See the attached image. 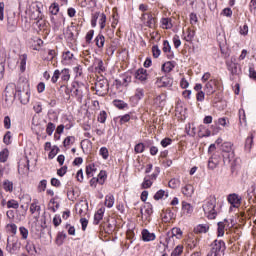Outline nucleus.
<instances>
[{
	"label": "nucleus",
	"mask_w": 256,
	"mask_h": 256,
	"mask_svg": "<svg viewBox=\"0 0 256 256\" xmlns=\"http://www.w3.org/2000/svg\"><path fill=\"white\" fill-rule=\"evenodd\" d=\"M60 77L61 80L67 83L71 79V74H69V69L64 68L62 71H60Z\"/></svg>",
	"instance_id": "a878e982"
},
{
	"label": "nucleus",
	"mask_w": 256,
	"mask_h": 256,
	"mask_svg": "<svg viewBox=\"0 0 256 256\" xmlns=\"http://www.w3.org/2000/svg\"><path fill=\"white\" fill-rule=\"evenodd\" d=\"M73 53H71V51H66L63 53L62 55V59L63 62L65 63V65H69V63H71V61H73Z\"/></svg>",
	"instance_id": "b1692460"
},
{
	"label": "nucleus",
	"mask_w": 256,
	"mask_h": 256,
	"mask_svg": "<svg viewBox=\"0 0 256 256\" xmlns=\"http://www.w3.org/2000/svg\"><path fill=\"white\" fill-rule=\"evenodd\" d=\"M183 253V246L178 245L174 251L171 253V256H179L180 254Z\"/></svg>",
	"instance_id": "052dcab7"
},
{
	"label": "nucleus",
	"mask_w": 256,
	"mask_h": 256,
	"mask_svg": "<svg viewBox=\"0 0 256 256\" xmlns=\"http://www.w3.org/2000/svg\"><path fill=\"white\" fill-rule=\"evenodd\" d=\"M113 103L117 109H125V107H127V103H125L123 100H114Z\"/></svg>",
	"instance_id": "5fc2aeb1"
},
{
	"label": "nucleus",
	"mask_w": 256,
	"mask_h": 256,
	"mask_svg": "<svg viewBox=\"0 0 256 256\" xmlns=\"http://www.w3.org/2000/svg\"><path fill=\"white\" fill-rule=\"evenodd\" d=\"M120 83H121L124 87H127V85H129V83H131V76H123V77H122V81H120Z\"/></svg>",
	"instance_id": "69168bd1"
},
{
	"label": "nucleus",
	"mask_w": 256,
	"mask_h": 256,
	"mask_svg": "<svg viewBox=\"0 0 256 256\" xmlns=\"http://www.w3.org/2000/svg\"><path fill=\"white\" fill-rule=\"evenodd\" d=\"M209 224H199L194 228V233H207Z\"/></svg>",
	"instance_id": "393cba45"
},
{
	"label": "nucleus",
	"mask_w": 256,
	"mask_h": 256,
	"mask_svg": "<svg viewBox=\"0 0 256 256\" xmlns=\"http://www.w3.org/2000/svg\"><path fill=\"white\" fill-rule=\"evenodd\" d=\"M25 163H27V165H18L19 175H29V160L25 159Z\"/></svg>",
	"instance_id": "6ab92c4d"
},
{
	"label": "nucleus",
	"mask_w": 256,
	"mask_h": 256,
	"mask_svg": "<svg viewBox=\"0 0 256 256\" xmlns=\"http://www.w3.org/2000/svg\"><path fill=\"white\" fill-rule=\"evenodd\" d=\"M4 191L11 193L13 191V182L5 180L2 184Z\"/></svg>",
	"instance_id": "2f4dec72"
},
{
	"label": "nucleus",
	"mask_w": 256,
	"mask_h": 256,
	"mask_svg": "<svg viewBox=\"0 0 256 256\" xmlns=\"http://www.w3.org/2000/svg\"><path fill=\"white\" fill-rule=\"evenodd\" d=\"M99 25L100 29H105V25L107 24V16L104 13L99 14Z\"/></svg>",
	"instance_id": "f704fd0d"
},
{
	"label": "nucleus",
	"mask_w": 256,
	"mask_h": 256,
	"mask_svg": "<svg viewBox=\"0 0 256 256\" xmlns=\"http://www.w3.org/2000/svg\"><path fill=\"white\" fill-rule=\"evenodd\" d=\"M97 119L99 123H105L107 121V112L105 110L100 111Z\"/></svg>",
	"instance_id": "09e8293b"
},
{
	"label": "nucleus",
	"mask_w": 256,
	"mask_h": 256,
	"mask_svg": "<svg viewBox=\"0 0 256 256\" xmlns=\"http://www.w3.org/2000/svg\"><path fill=\"white\" fill-rule=\"evenodd\" d=\"M104 213H105L104 209H99L97 211V213L94 215V223H95V225H99V221H101V219H103Z\"/></svg>",
	"instance_id": "c756f323"
},
{
	"label": "nucleus",
	"mask_w": 256,
	"mask_h": 256,
	"mask_svg": "<svg viewBox=\"0 0 256 256\" xmlns=\"http://www.w3.org/2000/svg\"><path fill=\"white\" fill-rule=\"evenodd\" d=\"M25 249L29 255H37V248L35 247V244L31 241H27Z\"/></svg>",
	"instance_id": "a211bd4d"
},
{
	"label": "nucleus",
	"mask_w": 256,
	"mask_h": 256,
	"mask_svg": "<svg viewBox=\"0 0 256 256\" xmlns=\"http://www.w3.org/2000/svg\"><path fill=\"white\" fill-rule=\"evenodd\" d=\"M47 189V180H41L38 184L37 191L38 193H43Z\"/></svg>",
	"instance_id": "58836bf2"
},
{
	"label": "nucleus",
	"mask_w": 256,
	"mask_h": 256,
	"mask_svg": "<svg viewBox=\"0 0 256 256\" xmlns=\"http://www.w3.org/2000/svg\"><path fill=\"white\" fill-rule=\"evenodd\" d=\"M18 63L20 65L21 73H25V69H27V54L20 55Z\"/></svg>",
	"instance_id": "f3484780"
},
{
	"label": "nucleus",
	"mask_w": 256,
	"mask_h": 256,
	"mask_svg": "<svg viewBox=\"0 0 256 256\" xmlns=\"http://www.w3.org/2000/svg\"><path fill=\"white\" fill-rule=\"evenodd\" d=\"M99 185H103L105 183V180L107 179V172L105 171H100L98 174V177L96 178Z\"/></svg>",
	"instance_id": "c9c22d12"
},
{
	"label": "nucleus",
	"mask_w": 256,
	"mask_h": 256,
	"mask_svg": "<svg viewBox=\"0 0 256 256\" xmlns=\"http://www.w3.org/2000/svg\"><path fill=\"white\" fill-rule=\"evenodd\" d=\"M181 235H183V231H181V228L172 229V237H181Z\"/></svg>",
	"instance_id": "338daca9"
},
{
	"label": "nucleus",
	"mask_w": 256,
	"mask_h": 256,
	"mask_svg": "<svg viewBox=\"0 0 256 256\" xmlns=\"http://www.w3.org/2000/svg\"><path fill=\"white\" fill-rule=\"evenodd\" d=\"M120 125H125V123H129L131 121V114H125L118 117Z\"/></svg>",
	"instance_id": "e433bc0d"
},
{
	"label": "nucleus",
	"mask_w": 256,
	"mask_h": 256,
	"mask_svg": "<svg viewBox=\"0 0 256 256\" xmlns=\"http://www.w3.org/2000/svg\"><path fill=\"white\" fill-rule=\"evenodd\" d=\"M204 91L206 95L211 96L215 91H217V80L211 79L209 80L204 87Z\"/></svg>",
	"instance_id": "6e6552de"
},
{
	"label": "nucleus",
	"mask_w": 256,
	"mask_h": 256,
	"mask_svg": "<svg viewBox=\"0 0 256 256\" xmlns=\"http://www.w3.org/2000/svg\"><path fill=\"white\" fill-rule=\"evenodd\" d=\"M11 137V131L6 132L3 138L5 145H11Z\"/></svg>",
	"instance_id": "680f3d73"
},
{
	"label": "nucleus",
	"mask_w": 256,
	"mask_h": 256,
	"mask_svg": "<svg viewBox=\"0 0 256 256\" xmlns=\"http://www.w3.org/2000/svg\"><path fill=\"white\" fill-rule=\"evenodd\" d=\"M162 29H171L173 24L171 23V18H162L161 19Z\"/></svg>",
	"instance_id": "7c9ffc66"
},
{
	"label": "nucleus",
	"mask_w": 256,
	"mask_h": 256,
	"mask_svg": "<svg viewBox=\"0 0 256 256\" xmlns=\"http://www.w3.org/2000/svg\"><path fill=\"white\" fill-rule=\"evenodd\" d=\"M227 227H229V221H227V219L218 222V237L225 235V229H227Z\"/></svg>",
	"instance_id": "dca6fc26"
},
{
	"label": "nucleus",
	"mask_w": 256,
	"mask_h": 256,
	"mask_svg": "<svg viewBox=\"0 0 256 256\" xmlns=\"http://www.w3.org/2000/svg\"><path fill=\"white\" fill-rule=\"evenodd\" d=\"M239 33L244 37H246V35H249V26L247 24L240 26Z\"/></svg>",
	"instance_id": "603ef678"
},
{
	"label": "nucleus",
	"mask_w": 256,
	"mask_h": 256,
	"mask_svg": "<svg viewBox=\"0 0 256 256\" xmlns=\"http://www.w3.org/2000/svg\"><path fill=\"white\" fill-rule=\"evenodd\" d=\"M217 200L215 197L210 198L204 205L203 210L208 219H215L217 217V211H215V205Z\"/></svg>",
	"instance_id": "f257e3e1"
},
{
	"label": "nucleus",
	"mask_w": 256,
	"mask_h": 256,
	"mask_svg": "<svg viewBox=\"0 0 256 256\" xmlns=\"http://www.w3.org/2000/svg\"><path fill=\"white\" fill-rule=\"evenodd\" d=\"M225 249V242L222 240H215L212 243L211 250L208 252L207 256H221V253H224Z\"/></svg>",
	"instance_id": "7ed1b4c3"
},
{
	"label": "nucleus",
	"mask_w": 256,
	"mask_h": 256,
	"mask_svg": "<svg viewBox=\"0 0 256 256\" xmlns=\"http://www.w3.org/2000/svg\"><path fill=\"white\" fill-rule=\"evenodd\" d=\"M17 85L15 83H10L5 88L6 99H15L17 97Z\"/></svg>",
	"instance_id": "423d86ee"
},
{
	"label": "nucleus",
	"mask_w": 256,
	"mask_h": 256,
	"mask_svg": "<svg viewBox=\"0 0 256 256\" xmlns=\"http://www.w3.org/2000/svg\"><path fill=\"white\" fill-rule=\"evenodd\" d=\"M7 208L8 209H19V202H17L16 200H9L7 202Z\"/></svg>",
	"instance_id": "49530a36"
},
{
	"label": "nucleus",
	"mask_w": 256,
	"mask_h": 256,
	"mask_svg": "<svg viewBox=\"0 0 256 256\" xmlns=\"http://www.w3.org/2000/svg\"><path fill=\"white\" fill-rule=\"evenodd\" d=\"M151 185H153V180H151V177L146 176L142 183L143 189H149V187H151Z\"/></svg>",
	"instance_id": "79ce46f5"
},
{
	"label": "nucleus",
	"mask_w": 256,
	"mask_h": 256,
	"mask_svg": "<svg viewBox=\"0 0 256 256\" xmlns=\"http://www.w3.org/2000/svg\"><path fill=\"white\" fill-rule=\"evenodd\" d=\"M40 212L41 211V206L39 205V201L38 200H34L33 203L30 205V212L32 213V215L35 212Z\"/></svg>",
	"instance_id": "c85d7f7f"
},
{
	"label": "nucleus",
	"mask_w": 256,
	"mask_h": 256,
	"mask_svg": "<svg viewBox=\"0 0 256 256\" xmlns=\"http://www.w3.org/2000/svg\"><path fill=\"white\" fill-rule=\"evenodd\" d=\"M162 51H163L164 53H171V44H169V41L165 40V41L163 42Z\"/></svg>",
	"instance_id": "bf43d9fd"
},
{
	"label": "nucleus",
	"mask_w": 256,
	"mask_h": 256,
	"mask_svg": "<svg viewBox=\"0 0 256 256\" xmlns=\"http://www.w3.org/2000/svg\"><path fill=\"white\" fill-rule=\"evenodd\" d=\"M252 147H253V134H251L246 138L245 151H247L248 153H251Z\"/></svg>",
	"instance_id": "bb28decb"
},
{
	"label": "nucleus",
	"mask_w": 256,
	"mask_h": 256,
	"mask_svg": "<svg viewBox=\"0 0 256 256\" xmlns=\"http://www.w3.org/2000/svg\"><path fill=\"white\" fill-rule=\"evenodd\" d=\"M227 69L230 71L232 75H239L241 73V68H239V64L235 62L234 58L226 62Z\"/></svg>",
	"instance_id": "0eeeda50"
},
{
	"label": "nucleus",
	"mask_w": 256,
	"mask_h": 256,
	"mask_svg": "<svg viewBox=\"0 0 256 256\" xmlns=\"http://www.w3.org/2000/svg\"><path fill=\"white\" fill-rule=\"evenodd\" d=\"M141 235H142V241H144L145 243H149V241H155V239L157 238L155 233H152L147 229H143L141 232Z\"/></svg>",
	"instance_id": "ddd939ff"
},
{
	"label": "nucleus",
	"mask_w": 256,
	"mask_h": 256,
	"mask_svg": "<svg viewBox=\"0 0 256 256\" xmlns=\"http://www.w3.org/2000/svg\"><path fill=\"white\" fill-rule=\"evenodd\" d=\"M173 69H175V62L168 61L162 65V71H164V73H171Z\"/></svg>",
	"instance_id": "4be33fe9"
},
{
	"label": "nucleus",
	"mask_w": 256,
	"mask_h": 256,
	"mask_svg": "<svg viewBox=\"0 0 256 256\" xmlns=\"http://www.w3.org/2000/svg\"><path fill=\"white\" fill-rule=\"evenodd\" d=\"M57 153H59V148L57 146H54L48 155V159H53L57 155Z\"/></svg>",
	"instance_id": "0e129e2a"
},
{
	"label": "nucleus",
	"mask_w": 256,
	"mask_h": 256,
	"mask_svg": "<svg viewBox=\"0 0 256 256\" xmlns=\"http://www.w3.org/2000/svg\"><path fill=\"white\" fill-rule=\"evenodd\" d=\"M140 213L144 221H149V217L153 215V205H151V203L144 204V206L140 209Z\"/></svg>",
	"instance_id": "39448f33"
},
{
	"label": "nucleus",
	"mask_w": 256,
	"mask_h": 256,
	"mask_svg": "<svg viewBox=\"0 0 256 256\" xmlns=\"http://www.w3.org/2000/svg\"><path fill=\"white\" fill-rule=\"evenodd\" d=\"M65 239H67V234L59 232L56 238V243L58 245H61L65 241Z\"/></svg>",
	"instance_id": "37998d69"
},
{
	"label": "nucleus",
	"mask_w": 256,
	"mask_h": 256,
	"mask_svg": "<svg viewBox=\"0 0 256 256\" xmlns=\"http://www.w3.org/2000/svg\"><path fill=\"white\" fill-rule=\"evenodd\" d=\"M73 143H75V137L68 136L65 138L63 145L64 147H69V145H73Z\"/></svg>",
	"instance_id": "864d4df0"
},
{
	"label": "nucleus",
	"mask_w": 256,
	"mask_h": 256,
	"mask_svg": "<svg viewBox=\"0 0 256 256\" xmlns=\"http://www.w3.org/2000/svg\"><path fill=\"white\" fill-rule=\"evenodd\" d=\"M149 77V74L147 73V69L140 68L135 72V79L137 81H140L141 83H145Z\"/></svg>",
	"instance_id": "f8f14e48"
},
{
	"label": "nucleus",
	"mask_w": 256,
	"mask_h": 256,
	"mask_svg": "<svg viewBox=\"0 0 256 256\" xmlns=\"http://www.w3.org/2000/svg\"><path fill=\"white\" fill-rule=\"evenodd\" d=\"M95 43L98 49H103V47H105V36H103V34H98L95 38Z\"/></svg>",
	"instance_id": "5701e85b"
},
{
	"label": "nucleus",
	"mask_w": 256,
	"mask_h": 256,
	"mask_svg": "<svg viewBox=\"0 0 256 256\" xmlns=\"http://www.w3.org/2000/svg\"><path fill=\"white\" fill-rule=\"evenodd\" d=\"M89 211V203L87 200H82L76 204V212L80 217H85Z\"/></svg>",
	"instance_id": "20e7f679"
},
{
	"label": "nucleus",
	"mask_w": 256,
	"mask_h": 256,
	"mask_svg": "<svg viewBox=\"0 0 256 256\" xmlns=\"http://www.w3.org/2000/svg\"><path fill=\"white\" fill-rule=\"evenodd\" d=\"M181 191L185 197H193V193H195V187H193L191 184H186L184 187H182Z\"/></svg>",
	"instance_id": "2eb2a0df"
},
{
	"label": "nucleus",
	"mask_w": 256,
	"mask_h": 256,
	"mask_svg": "<svg viewBox=\"0 0 256 256\" xmlns=\"http://www.w3.org/2000/svg\"><path fill=\"white\" fill-rule=\"evenodd\" d=\"M40 17H41V8H39V6H36V8H33V10H30V19L37 21V19H40Z\"/></svg>",
	"instance_id": "aec40b11"
},
{
	"label": "nucleus",
	"mask_w": 256,
	"mask_h": 256,
	"mask_svg": "<svg viewBox=\"0 0 256 256\" xmlns=\"http://www.w3.org/2000/svg\"><path fill=\"white\" fill-rule=\"evenodd\" d=\"M219 165V160L217 158H210L208 161V169H215Z\"/></svg>",
	"instance_id": "ea45409f"
},
{
	"label": "nucleus",
	"mask_w": 256,
	"mask_h": 256,
	"mask_svg": "<svg viewBox=\"0 0 256 256\" xmlns=\"http://www.w3.org/2000/svg\"><path fill=\"white\" fill-rule=\"evenodd\" d=\"M104 205L108 207V209H111V207L115 205V196H113V194L106 195Z\"/></svg>",
	"instance_id": "412c9836"
},
{
	"label": "nucleus",
	"mask_w": 256,
	"mask_h": 256,
	"mask_svg": "<svg viewBox=\"0 0 256 256\" xmlns=\"http://www.w3.org/2000/svg\"><path fill=\"white\" fill-rule=\"evenodd\" d=\"M9 159V150L7 148L0 152V162L5 163Z\"/></svg>",
	"instance_id": "473e14b6"
},
{
	"label": "nucleus",
	"mask_w": 256,
	"mask_h": 256,
	"mask_svg": "<svg viewBox=\"0 0 256 256\" xmlns=\"http://www.w3.org/2000/svg\"><path fill=\"white\" fill-rule=\"evenodd\" d=\"M187 245L190 249H195V247H197V239H188Z\"/></svg>",
	"instance_id": "774afa93"
},
{
	"label": "nucleus",
	"mask_w": 256,
	"mask_h": 256,
	"mask_svg": "<svg viewBox=\"0 0 256 256\" xmlns=\"http://www.w3.org/2000/svg\"><path fill=\"white\" fill-rule=\"evenodd\" d=\"M95 171H97V168H95V165H88L86 167L87 177H93V175H95Z\"/></svg>",
	"instance_id": "4c0bfd02"
},
{
	"label": "nucleus",
	"mask_w": 256,
	"mask_h": 256,
	"mask_svg": "<svg viewBox=\"0 0 256 256\" xmlns=\"http://www.w3.org/2000/svg\"><path fill=\"white\" fill-rule=\"evenodd\" d=\"M162 197H169V193L165 190H158L154 195L155 201H159Z\"/></svg>",
	"instance_id": "72a5a7b5"
},
{
	"label": "nucleus",
	"mask_w": 256,
	"mask_h": 256,
	"mask_svg": "<svg viewBox=\"0 0 256 256\" xmlns=\"http://www.w3.org/2000/svg\"><path fill=\"white\" fill-rule=\"evenodd\" d=\"M227 199L228 203H230L234 208H238L241 205V197L237 194H230Z\"/></svg>",
	"instance_id": "4468645a"
},
{
	"label": "nucleus",
	"mask_w": 256,
	"mask_h": 256,
	"mask_svg": "<svg viewBox=\"0 0 256 256\" xmlns=\"http://www.w3.org/2000/svg\"><path fill=\"white\" fill-rule=\"evenodd\" d=\"M158 87H171L173 85V78L168 76H162L156 81Z\"/></svg>",
	"instance_id": "9b49d317"
},
{
	"label": "nucleus",
	"mask_w": 256,
	"mask_h": 256,
	"mask_svg": "<svg viewBox=\"0 0 256 256\" xmlns=\"http://www.w3.org/2000/svg\"><path fill=\"white\" fill-rule=\"evenodd\" d=\"M107 91H109L107 81L100 80L96 82V92L99 93V95H106Z\"/></svg>",
	"instance_id": "9d476101"
},
{
	"label": "nucleus",
	"mask_w": 256,
	"mask_h": 256,
	"mask_svg": "<svg viewBox=\"0 0 256 256\" xmlns=\"http://www.w3.org/2000/svg\"><path fill=\"white\" fill-rule=\"evenodd\" d=\"M180 183L181 181H179V179L173 178L169 181L168 186L170 187V189H177Z\"/></svg>",
	"instance_id": "a19ab883"
},
{
	"label": "nucleus",
	"mask_w": 256,
	"mask_h": 256,
	"mask_svg": "<svg viewBox=\"0 0 256 256\" xmlns=\"http://www.w3.org/2000/svg\"><path fill=\"white\" fill-rule=\"evenodd\" d=\"M49 13H51V15H57V13H59V4H51V6L49 7Z\"/></svg>",
	"instance_id": "c03bdc74"
},
{
	"label": "nucleus",
	"mask_w": 256,
	"mask_h": 256,
	"mask_svg": "<svg viewBox=\"0 0 256 256\" xmlns=\"http://www.w3.org/2000/svg\"><path fill=\"white\" fill-rule=\"evenodd\" d=\"M55 124L52 122H49L46 127V133L47 135L51 136L53 135V132L55 131Z\"/></svg>",
	"instance_id": "de8ad7c7"
},
{
	"label": "nucleus",
	"mask_w": 256,
	"mask_h": 256,
	"mask_svg": "<svg viewBox=\"0 0 256 256\" xmlns=\"http://www.w3.org/2000/svg\"><path fill=\"white\" fill-rule=\"evenodd\" d=\"M182 210L186 215H191L193 213V207L187 202H182Z\"/></svg>",
	"instance_id": "cd10ccee"
},
{
	"label": "nucleus",
	"mask_w": 256,
	"mask_h": 256,
	"mask_svg": "<svg viewBox=\"0 0 256 256\" xmlns=\"http://www.w3.org/2000/svg\"><path fill=\"white\" fill-rule=\"evenodd\" d=\"M152 55L155 59L160 57L161 49H159V46L157 45L152 46Z\"/></svg>",
	"instance_id": "3c124183"
},
{
	"label": "nucleus",
	"mask_w": 256,
	"mask_h": 256,
	"mask_svg": "<svg viewBox=\"0 0 256 256\" xmlns=\"http://www.w3.org/2000/svg\"><path fill=\"white\" fill-rule=\"evenodd\" d=\"M17 95L22 105H27V103H29V99H31V91L29 90H18Z\"/></svg>",
	"instance_id": "1a4fd4ad"
},
{
	"label": "nucleus",
	"mask_w": 256,
	"mask_h": 256,
	"mask_svg": "<svg viewBox=\"0 0 256 256\" xmlns=\"http://www.w3.org/2000/svg\"><path fill=\"white\" fill-rule=\"evenodd\" d=\"M99 153L103 159H109V150L107 147L100 148Z\"/></svg>",
	"instance_id": "6e6d98bb"
},
{
	"label": "nucleus",
	"mask_w": 256,
	"mask_h": 256,
	"mask_svg": "<svg viewBox=\"0 0 256 256\" xmlns=\"http://www.w3.org/2000/svg\"><path fill=\"white\" fill-rule=\"evenodd\" d=\"M221 151H222V157L224 163H231V159L235 157V154L233 152V144L231 142H224L221 145Z\"/></svg>",
	"instance_id": "f03ea898"
},
{
	"label": "nucleus",
	"mask_w": 256,
	"mask_h": 256,
	"mask_svg": "<svg viewBox=\"0 0 256 256\" xmlns=\"http://www.w3.org/2000/svg\"><path fill=\"white\" fill-rule=\"evenodd\" d=\"M147 26L150 27V29H153V27H155V18L150 15V14H147Z\"/></svg>",
	"instance_id": "8fccbe9b"
},
{
	"label": "nucleus",
	"mask_w": 256,
	"mask_h": 256,
	"mask_svg": "<svg viewBox=\"0 0 256 256\" xmlns=\"http://www.w3.org/2000/svg\"><path fill=\"white\" fill-rule=\"evenodd\" d=\"M134 151L135 153H143V151H145V144L143 143L136 144L134 147Z\"/></svg>",
	"instance_id": "4d7b16f0"
},
{
	"label": "nucleus",
	"mask_w": 256,
	"mask_h": 256,
	"mask_svg": "<svg viewBox=\"0 0 256 256\" xmlns=\"http://www.w3.org/2000/svg\"><path fill=\"white\" fill-rule=\"evenodd\" d=\"M59 77H61V71L55 70L54 73H53V76L51 78V81L53 83H57V81H59Z\"/></svg>",
	"instance_id": "e2e57ef3"
},
{
	"label": "nucleus",
	"mask_w": 256,
	"mask_h": 256,
	"mask_svg": "<svg viewBox=\"0 0 256 256\" xmlns=\"http://www.w3.org/2000/svg\"><path fill=\"white\" fill-rule=\"evenodd\" d=\"M19 231L20 235L22 236V239H27V237H29V230H27V228L22 226L19 228Z\"/></svg>",
	"instance_id": "13d9d810"
},
{
	"label": "nucleus",
	"mask_w": 256,
	"mask_h": 256,
	"mask_svg": "<svg viewBox=\"0 0 256 256\" xmlns=\"http://www.w3.org/2000/svg\"><path fill=\"white\" fill-rule=\"evenodd\" d=\"M135 97L139 101L145 97V90L143 88H137L135 92Z\"/></svg>",
	"instance_id": "a18cd8bd"
}]
</instances>
